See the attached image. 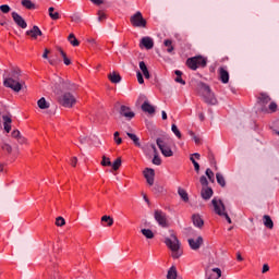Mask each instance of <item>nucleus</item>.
I'll use <instances>...</instances> for the list:
<instances>
[{
	"label": "nucleus",
	"mask_w": 279,
	"mask_h": 279,
	"mask_svg": "<svg viewBox=\"0 0 279 279\" xmlns=\"http://www.w3.org/2000/svg\"><path fill=\"white\" fill-rule=\"evenodd\" d=\"M178 194L180 195L181 199L189 202V193H186L184 189L179 187Z\"/></svg>",
	"instance_id": "35"
},
{
	"label": "nucleus",
	"mask_w": 279,
	"mask_h": 279,
	"mask_svg": "<svg viewBox=\"0 0 279 279\" xmlns=\"http://www.w3.org/2000/svg\"><path fill=\"white\" fill-rule=\"evenodd\" d=\"M17 143H20L21 145H23V143H25V137H23V136H19V138H17Z\"/></svg>",
	"instance_id": "62"
},
{
	"label": "nucleus",
	"mask_w": 279,
	"mask_h": 279,
	"mask_svg": "<svg viewBox=\"0 0 279 279\" xmlns=\"http://www.w3.org/2000/svg\"><path fill=\"white\" fill-rule=\"evenodd\" d=\"M142 45H144L146 49H154V39H151V37H144L142 38Z\"/></svg>",
	"instance_id": "21"
},
{
	"label": "nucleus",
	"mask_w": 279,
	"mask_h": 279,
	"mask_svg": "<svg viewBox=\"0 0 279 279\" xmlns=\"http://www.w3.org/2000/svg\"><path fill=\"white\" fill-rule=\"evenodd\" d=\"M156 143H157V146L160 149L162 156H165L166 158H171V156H173V150H171V147H169V145H167V142H165V140L157 138Z\"/></svg>",
	"instance_id": "8"
},
{
	"label": "nucleus",
	"mask_w": 279,
	"mask_h": 279,
	"mask_svg": "<svg viewBox=\"0 0 279 279\" xmlns=\"http://www.w3.org/2000/svg\"><path fill=\"white\" fill-rule=\"evenodd\" d=\"M5 88H11L14 93H21L25 86V82L21 80V70L14 69L11 75L3 81Z\"/></svg>",
	"instance_id": "1"
},
{
	"label": "nucleus",
	"mask_w": 279,
	"mask_h": 279,
	"mask_svg": "<svg viewBox=\"0 0 279 279\" xmlns=\"http://www.w3.org/2000/svg\"><path fill=\"white\" fill-rule=\"evenodd\" d=\"M92 3H95V5H101V3H104V1L101 0H90Z\"/></svg>",
	"instance_id": "63"
},
{
	"label": "nucleus",
	"mask_w": 279,
	"mask_h": 279,
	"mask_svg": "<svg viewBox=\"0 0 279 279\" xmlns=\"http://www.w3.org/2000/svg\"><path fill=\"white\" fill-rule=\"evenodd\" d=\"M207 279H218L221 277L220 268H213L206 271Z\"/></svg>",
	"instance_id": "15"
},
{
	"label": "nucleus",
	"mask_w": 279,
	"mask_h": 279,
	"mask_svg": "<svg viewBox=\"0 0 279 279\" xmlns=\"http://www.w3.org/2000/svg\"><path fill=\"white\" fill-rule=\"evenodd\" d=\"M101 223H107V227L110 228L114 225V219L110 216H102L101 217ZM106 226V225H102Z\"/></svg>",
	"instance_id": "26"
},
{
	"label": "nucleus",
	"mask_w": 279,
	"mask_h": 279,
	"mask_svg": "<svg viewBox=\"0 0 279 279\" xmlns=\"http://www.w3.org/2000/svg\"><path fill=\"white\" fill-rule=\"evenodd\" d=\"M0 147H1V149L3 150V151H7L8 154H12V146L10 145V144H8V143H2L1 145H0Z\"/></svg>",
	"instance_id": "39"
},
{
	"label": "nucleus",
	"mask_w": 279,
	"mask_h": 279,
	"mask_svg": "<svg viewBox=\"0 0 279 279\" xmlns=\"http://www.w3.org/2000/svg\"><path fill=\"white\" fill-rule=\"evenodd\" d=\"M140 69L146 80H149V70L147 69V64H145V61L140 62Z\"/></svg>",
	"instance_id": "23"
},
{
	"label": "nucleus",
	"mask_w": 279,
	"mask_h": 279,
	"mask_svg": "<svg viewBox=\"0 0 279 279\" xmlns=\"http://www.w3.org/2000/svg\"><path fill=\"white\" fill-rule=\"evenodd\" d=\"M71 165H72V167H76L77 166V157H73L72 158Z\"/></svg>",
	"instance_id": "59"
},
{
	"label": "nucleus",
	"mask_w": 279,
	"mask_h": 279,
	"mask_svg": "<svg viewBox=\"0 0 279 279\" xmlns=\"http://www.w3.org/2000/svg\"><path fill=\"white\" fill-rule=\"evenodd\" d=\"M120 114L121 117H125V119H128L129 121L134 119V117L136 116L134 111H132V109H130V107L125 105H122L120 107Z\"/></svg>",
	"instance_id": "12"
},
{
	"label": "nucleus",
	"mask_w": 279,
	"mask_h": 279,
	"mask_svg": "<svg viewBox=\"0 0 279 279\" xmlns=\"http://www.w3.org/2000/svg\"><path fill=\"white\" fill-rule=\"evenodd\" d=\"M267 271H269V265L264 264V265H263L262 274H267Z\"/></svg>",
	"instance_id": "58"
},
{
	"label": "nucleus",
	"mask_w": 279,
	"mask_h": 279,
	"mask_svg": "<svg viewBox=\"0 0 279 279\" xmlns=\"http://www.w3.org/2000/svg\"><path fill=\"white\" fill-rule=\"evenodd\" d=\"M75 96L73 94L66 92L59 98V104L63 106V108H73L76 104Z\"/></svg>",
	"instance_id": "6"
},
{
	"label": "nucleus",
	"mask_w": 279,
	"mask_h": 279,
	"mask_svg": "<svg viewBox=\"0 0 279 279\" xmlns=\"http://www.w3.org/2000/svg\"><path fill=\"white\" fill-rule=\"evenodd\" d=\"M142 234L147 239H154V231L150 229H142Z\"/></svg>",
	"instance_id": "38"
},
{
	"label": "nucleus",
	"mask_w": 279,
	"mask_h": 279,
	"mask_svg": "<svg viewBox=\"0 0 279 279\" xmlns=\"http://www.w3.org/2000/svg\"><path fill=\"white\" fill-rule=\"evenodd\" d=\"M26 36H31L33 40H36L38 36H43V31L38 26H33L32 29L26 31Z\"/></svg>",
	"instance_id": "14"
},
{
	"label": "nucleus",
	"mask_w": 279,
	"mask_h": 279,
	"mask_svg": "<svg viewBox=\"0 0 279 279\" xmlns=\"http://www.w3.org/2000/svg\"><path fill=\"white\" fill-rule=\"evenodd\" d=\"M163 45H165V47H168L167 48V52L168 53H173V41L171 40V39H166L165 41H163Z\"/></svg>",
	"instance_id": "33"
},
{
	"label": "nucleus",
	"mask_w": 279,
	"mask_h": 279,
	"mask_svg": "<svg viewBox=\"0 0 279 279\" xmlns=\"http://www.w3.org/2000/svg\"><path fill=\"white\" fill-rule=\"evenodd\" d=\"M137 82L138 84H145V80L143 78V74L137 72Z\"/></svg>",
	"instance_id": "53"
},
{
	"label": "nucleus",
	"mask_w": 279,
	"mask_h": 279,
	"mask_svg": "<svg viewBox=\"0 0 279 279\" xmlns=\"http://www.w3.org/2000/svg\"><path fill=\"white\" fill-rule=\"evenodd\" d=\"M219 76H220V82H222V84H228V82H230V73H228L226 69L223 68L219 69Z\"/></svg>",
	"instance_id": "17"
},
{
	"label": "nucleus",
	"mask_w": 279,
	"mask_h": 279,
	"mask_svg": "<svg viewBox=\"0 0 279 279\" xmlns=\"http://www.w3.org/2000/svg\"><path fill=\"white\" fill-rule=\"evenodd\" d=\"M165 243L172 252V258H180L182 256V248L180 247V240L175 234L171 233L170 238H166Z\"/></svg>",
	"instance_id": "3"
},
{
	"label": "nucleus",
	"mask_w": 279,
	"mask_h": 279,
	"mask_svg": "<svg viewBox=\"0 0 279 279\" xmlns=\"http://www.w3.org/2000/svg\"><path fill=\"white\" fill-rule=\"evenodd\" d=\"M187 243H189L191 250H193L194 252H197V250H199V247H202V245H204V238H202V235H198L196 240L193 238H190L187 240Z\"/></svg>",
	"instance_id": "10"
},
{
	"label": "nucleus",
	"mask_w": 279,
	"mask_h": 279,
	"mask_svg": "<svg viewBox=\"0 0 279 279\" xmlns=\"http://www.w3.org/2000/svg\"><path fill=\"white\" fill-rule=\"evenodd\" d=\"M192 221L196 228H203L204 227V219H202V216L194 214L192 216Z\"/></svg>",
	"instance_id": "18"
},
{
	"label": "nucleus",
	"mask_w": 279,
	"mask_h": 279,
	"mask_svg": "<svg viewBox=\"0 0 279 279\" xmlns=\"http://www.w3.org/2000/svg\"><path fill=\"white\" fill-rule=\"evenodd\" d=\"M66 220H64V218H62V216L57 217L56 219V226H58L59 228H62V226H65Z\"/></svg>",
	"instance_id": "43"
},
{
	"label": "nucleus",
	"mask_w": 279,
	"mask_h": 279,
	"mask_svg": "<svg viewBox=\"0 0 279 279\" xmlns=\"http://www.w3.org/2000/svg\"><path fill=\"white\" fill-rule=\"evenodd\" d=\"M111 166L113 171H119V168L121 167V157H118Z\"/></svg>",
	"instance_id": "41"
},
{
	"label": "nucleus",
	"mask_w": 279,
	"mask_h": 279,
	"mask_svg": "<svg viewBox=\"0 0 279 279\" xmlns=\"http://www.w3.org/2000/svg\"><path fill=\"white\" fill-rule=\"evenodd\" d=\"M59 52L63 58V62L66 66H69V64H71V60L66 57V52H64V50H62V48H59Z\"/></svg>",
	"instance_id": "37"
},
{
	"label": "nucleus",
	"mask_w": 279,
	"mask_h": 279,
	"mask_svg": "<svg viewBox=\"0 0 279 279\" xmlns=\"http://www.w3.org/2000/svg\"><path fill=\"white\" fill-rule=\"evenodd\" d=\"M211 204L216 215H219V217H225L228 223H232V219L230 216H228V213H226V205H223L221 199L213 198Z\"/></svg>",
	"instance_id": "4"
},
{
	"label": "nucleus",
	"mask_w": 279,
	"mask_h": 279,
	"mask_svg": "<svg viewBox=\"0 0 279 279\" xmlns=\"http://www.w3.org/2000/svg\"><path fill=\"white\" fill-rule=\"evenodd\" d=\"M106 19H108L106 13H104L102 11H99L98 12V21H99V23H102V21H106Z\"/></svg>",
	"instance_id": "50"
},
{
	"label": "nucleus",
	"mask_w": 279,
	"mask_h": 279,
	"mask_svg": "<svg viewBox=\"0 0 279 279\" xmlns=\"http://www.w3.org/2000/svg\"><path fill=\"white\" fill-rule=\"evenodd\" d=\"M213 190L210 187H203L201 191V196L205 199L208 201L210 197H213Z\"/></svg>",
	"instance_id": "19"
},
{
	"label": "nucleus",
	"mask_w": 279,
	"mask_h": 279,
	"mask_svg": "<svg viewBox=\"0 0 279 279\" xmlns=\"http://www.w3.org/2000/svg\"><path fill=\"white\" fill-rule=\"evenodd\" d=\"M199 182H201L203 189L208 186V179L205 175L201 177Z\"/></svg>",
	"instance_id": "49"
},
{
	"label": "nucleus",
	"mask_w": 279,
	"mask_h": 279,
	"mask_svg": "<svg viewBox=\"0 0 279 279\" xmlns=\"http://www.w3.org/2000/svg\"><path fill=\"white\" fill-rule=\"evenodd\" d=\"M71 20L74 22V23H80V21H82V15L80 13H74L72 16H71Z\"/></svg>",
	"instance_id": "46"
},
{
	"label": "nucleus",
	"mask_w": 279,
	"mask_h": 279,
	"mask_svg": "<svg viewBox=\"0 0 279 279\" xmlns=\"http://www.w3.org/2000/svg\"><path fill=\"white\" fill-rule=\"evenodd\" d=\"M130 21L133 27H147V20L143 17V13H141V11H137L135 14H133Z\"/></svg>",
	"instance_id": "7"
},
{
	"label": "nucleus",
	"mask_w": 279,
	"mask_h": 279,
	"mask_svg": "<svg viewBox=\"0 0 279 279\" xmlns=\"http://www.w3.org/2000/svg\"><path fill=\"white\" fill-rule=\"evenodd\" d=\"M101 166L102 167H112V161H110V158L102 156Z\"/></svg>",
	"instance_id": "42"
},
{
	"label": "nucleus",
	"mask_w": 279,
	"mask_h": 279,
	"mask_svg": "<svg viewBox=\"0 0 279 279\" xmlns=\"http://www.w3.org/2000/svg\"><path fill=\"white\" fill-rule=\"evenodd\" d=\"M154 191L155 193H162L165 191V187H162L161 185H155Z\"/></svg>",
	"instance_id": "52"
},
{
	"label": "nucleus",
	"mask_w": 279,
	"mask_h": 279,
	"mask_svg": "<svg viewBox=\"0 0 279 279\" xmlns=\"http://www.w3.org/2000/svg\"><path fill=\"white\" fill-rule=\"evenodd\" d=\"M69 43L73 46V47H80V40H77V38H75L74 34H70L68 37Z\"/></svg>",
	"instance_id": "32"
},
{
	"label": "nucleus",
	"mask_w": 279,
	"mask_h": 279,
	"mask_svg": "<svg viewBox=\"0 0 279 279\" xmlns=\"http://www.w3.org/2000/svg\"><path fill=\"white\" fill-rule=\"evenodd\" d=\"M48 14H49L50 19H52V21H58L60 19V13L58 11H56V9L53 7H50L48 9Z\"/></svg>",
	"instance_id": "25"
},
{
	"label": "nucleus",
	"mask_w": 279,
	"mask_h": 279,
	"mask_svg": "<svg viewBox=\"0 0 279 279\" xmlns=\"http://www.w3.org/2000/svg\"><path fill=\"white\" fill-rule=\"evenodd\" d=\"M63 88H65V90H75V88H77V86L75 85V83L65 81V82H63Z\"/></svg>",
	"instance_id": "34"
},
{
	"label": "nucleus",
	"mask_w": 279,
	"mask_h": 279,
	"mask_svg": "<svg viewBox=\"0 0 279 279\" xmlns=\"http://www.w3.org/2000/svg\"><path fill=\"white\" fill-rule=\"evenodd\" d=\"M155 175H156V172L154 171V169L146 168L144 170V177L146 178V182H147V184H149V186H154V177Z\"/></svg>",
	"instance_id": "13"
},
{
	"label": "nucleus",
	"mask_w": 279,
	"mask_h": 279,
	"mask_svg": "<svg viewBox=\"0 0 279 279\" xmlns=\"http://www.w3.org/2000/svg\"><path fill=\"white\" fill-rule=\"evenodd\" d=\"M12 9L10 8V5L8 4H2L0 5V11L2 12V14H9V12L11 11Z\"/></svg>",
	"instance_id": "45"
},
{
	"label": "nucleus",
	"mask_w": 279,
	"mask_h": 279,
	"mask_svg": "<svg viewBox=\"0 0 279 279\" xmlns=\"http://www.w3.org/2000/svg\"><path fill=\"white\" fill-rule=\"evenodd\" d=\"M205 174L207 175L209 182H211L214 184L215 182V172H213V170H210V168H207L205 171Z\"/></svg>",
	"instance_id": "36"
},
{
	"label": "nucleus",
	"mask_w": 279,
	"mask_h": 279,
	"mask_svg": "<svg viewBox=\"0 0 279 279\" xmlns=\"http://www.w3.org/2000/svg\"><path fill=\"white\" fill-rule=\"evenodd\" d=\"M4 126V131L10 134L11 130H12V124H3Z\"/></svg>",
	"instance_id": "57"
},
{
	"label": "nucleus",
	"mask_w": 279,
	"mask_h": 279,
	"mask_svg": "<svg viewBox=\"0 0 279 279\" xmlns=\"http://www.w3.org/2000/svg\"><path fill=\"white\" fill-rule=\"evenodd\" d=\"M207 62L208 61L206 60V58H204L202 56H196V57L189 58L186 60V65L192 71H197V69H199V66H202V69H204L206 66Z\"/></svg>",
	"instance_id": "5"
},
{
	"label": "nucleus",
	"mask_w": 279,
	"mask_h": 279,
	"mask_svg": "<svg viewBox=\"0 0 279 279\" xmlns=\"http://www.w3.org/2000/svg\"><path fill=\"white\" fill-rule=\"evenodd\" d=\"M108 77L112 84H119V82H121V74L116 71L109 73Z\"/></svg>",
	"instance_id": "20"
},
{
	"label": "nucleus",
	"mask_w": 279,
	"mask_h": 279,
	"mask_svg": "<svg viewBox=\"0 0 279 279\" xmlns=\"http://www.w3.org/2000/svg\"><path fill=\"white\" fill-rule=\"evenodd\" d=\"M258 99H259V104H262L263 106L271 101V98L269 97V95L265 93L259 94Z\"/></svg>",
	"instance_id": "28"
},
{
	"label": "nucleus",
	"mask_w": 279,
	"mask_h": 279,
	"mask_svg": "<svg viewBox=\"0 0 279 279\" xmlns=\"http://www.w3.org/2000/svg\"><path fill=\"white\" fill-rule=\"evenodd\" d=\"M126 136H129L131 141H133L135 147H141V140L138 138V136H136V134L126 132Z\"/></svg>",
	"instance_id": "24"
},
{
	"label": "nucleus",
	"mask_w": 279,
	"mask_h": 279,
	"mask_svg": "<svg viewBox=\"0 0 279 279\" xmlns=\"http://www.w3.org/2000/svg\"><path fill=\"white\" fill-rule=\"evenodd\" d=\"M264 226L265 228H268V230H274V220H271V217L268 215H265L263 217Z\"/></svg>",
	"instance_id": "22"
},
{
	"label": "nucleus",
	"mask_w": 279,
	"mask_h": 279,
	"mask_svg": "<svg viewBox=\"0 0 279 279\" xmlns=\"http://www.w3.org/2000/svg\"><path fill=\"white\" fill-rule=\"evenodd\" d=\"M161 119L167 121V111H161Z\"/></svg>",
	"instance_id": "64"
},
{
	"label": "nucleus",
	"mask_w": 279,
	"mask_h": 279,
	"mask_svg": "<svg viewBox=\"0 0 279 279\" xmlns=\"http://www.w3.org/2000/svg\"><path fill=\"white\" fill-rule=\"evenodd\" d=\"M11 136L13 137V138H19L20 136H21V131H19V130H14L12 133H11Z\"/></svg>",
	"instance_id": "54"
},
{
	"label": "nucleus",
	"mask_w": 279,
	"mask_h": 279,
	"mask_svg": "<svg viewBox=\"0 0 279 279\" xmlns=\"http://www.w3.org/2000/svg\"><path fill=\"white\" fill-rule=\"evenodd\" d=\"M142 110L148 114H154L156 112V108L149 104V100H146L142 104Z\"/></svg>",
	"instance_id": "16"
},
{
	"label": "nucleus",
	"mask_w": 279,
	"mask_h": 279,
	"mask_svg": "<svg viewBox=\"0 0 279 279\" xmlns=\"http://www.w3.org/2000/svg\"><path fill=\"white\" fill-rule=\"evenodd\" d=\"M142 101H148V100H147V96L141 94V95L138 96V99H137V104H141Z\"/></svg>",
	"instance_id": "55"
},
{
	"label": "nucleus",
	"mask_w": 279,
	"mask_h": 279,
	"mask_svg": "<svg viewBox=\"0 0 279 279\" xmlns=\"http://www.w3.org/2000/svg\"><path fill=\"white\" fill-rule=\"evenodd\" d=\"M269 111L270 112H277L278 111V105L276 102H270Z\"/></svg>",
	"instance_id": "51"
},
{
	"label": "nucleus",
	"mask_w": 279,
	"mask_h": 279,
	"mask_svg": "<svg viewBox=\"0 0 279 279\" xmlns=\"http://www.w3.org/2000/svg\"><path fill=\"white\" fill-rule=\"evenodd\" d=\"M198 95L203 97L205 104L209 106H217V97H215V93L210 89L206 83H198Z\"/></svg>",
	"instance_id": "2"
},
{
	"label": "nucleus",
	"mask_w": 279,
	"mask_h": 279,
	"mask_svg": "<svg viewBox=\"0 0 279 279\" xmlns=\"http://www.w3.org/2000/svg\"><path fill=\"white\" fill-rule=\"evenodd\" d=\"M3 125L12 124V117L10 116H2Z\"/></svg>",
	"instance_id": "47"
},
{
	"label": "nucleus",
	"mask_w": 279,
	"mask_h": 279,
	"mask_svg": "<svg viewBox=\"0 0 279 279\" xmlns=\"http://www.w3.org/2000/svg\"><path fill=\"white\" fill-rule=\"evenodd\" d=\"M49 53H50L49 49H45L43 58H45V60H47V58H49Z\"/></svg>",
	"instance_id": "60"
},
{
	"label": "nucleus",
	"mask_w": 279,
	"mask_h": 279,
	"mask_svg": "<svg viewBox=\"0 0 279 279\" xmlns=\"http://www.w3.org/2000/svg\"><path fill=\"white\" fill-rule=\"evenodd\" d=\"M174 82H177L178 84H182L183 86L186 84V82H184V80H182V76H177L174 78Z\"/></svg>",
	"instance_id": "56"
},
{
	"label": "nucleus",
	"mask_w": 279,
	"mask_h": 279,
	"mask_svg": "<svg viewBox=\"0 0 279 279\" xmlns=\"http://www.w3.org/2000/svg\"><path fill=\"white\" fill-rule=\"evenodd\" d=\"M171 131L173 132V134L175 135L177 138H182V133L178 129V125L172 124Z\"/></svg>",
	"instance_id": "40"
},
{
	"label": "nucleus",
	"mask_w": 279,
	"mask_h": 279,
	"mask_svg": "<svg viewBox=\"0 0 279 279\" xmlns=\"http://www.w3.org/2000/svg\"><path fill=\"white\" fill-rule=\"evenodd\" d=\"M11 16L17 27H21V29H27V22H25V19H23L21 14H19L17 12H12Z\"/></svg>",
	"instance_id": "11"
},
{
	"label": "nucleus",
	"mask_w": 279,
	"mask_h": 279,
	"mask_svg": "<svg viewBox=\"0 0 279 279\" xmlns=\"http://www.w3.org/2000/svg\"><path fill=\"white\" fill-rule=\"evenodd\" d=\"M193 166H194L195 172L199 173V163L198 162H194Z\"/></svg>",
	"instance_id": "61"
},
{
	"label": "nucleus",
	"mask_w": 279,
	"mask_h": 279,
	"mask_svg": "<svg viewBox=\"0 0 279 279\" xmlns=\"http://www.w3.org/2000/svg\"><path fill=\"white\" fill-rule=\"evenodd\" d=\"M167 279H178V269L175 266L170 267L167 274Z\"/></svg>",
	"instance_id": "27"
},
{
	"label": "nucleus",
	"mask_w": 279,
	"mask_h": 279,
	"mask_svg": "<svg viewBox=\"0 0 279 279\" xmlns=\"http://www.w3.org/2000/svg\"><path fill=\"white\" fill-rule=\"evenodd\" d=\"M120 136V133L119 131L114 132L113 134V141L114 143H117V145H121V143H123V140Z\"/></svg>",
	"instance_id": "44"
},
{
	"label": "nucleus",
	"mask_w": 279,
	"mask_h": 279,
	"mask_svg": "<svg viewBox=\"0 0 279 279\" xmlns=\"http://www.w3.org/2000/svg\"><path fill=\"white\" fill-rule=\"evenodd\" d=\"M153 165H156L157 167H159V165H162V160L158 157V154L154 155Z\"/></svg>",
	"instance_id": "48"
},
{
	"label": "nucleus",
	"mask_w": 279,
	"mask_h": 279,
	"mask_svg": "<svg viewBox=\"0 0 279 279\" xmlns=\"http://www.w3.org/2000/svg\"><path fill=\"white\" fill-rule=\"evenodd\" d=\"M38 108H40V110H47V108H49V102H47V99H45V97L40 98L37 101Z\"/></svg>",
	"instance_id": "31"
},
{
	"label": "nucleus",
	"mask_w": 279,
	"mask_h": 279,
	"mask_svg": "<svg viewBox=\"0 0 279 279\" xmlns=\"http://www.w3.org/2000/svg\"><path fill=\"white\" fill-rule=\"evenodd\" d=\"M155 221L161 226V228H167V214H165L162 210H155L154 214Z\"/></svg>",
	"instance_id": "9"
},
{
	"label": "nucleus",
	"mask_w": 279,
	"mask_h": 279,
	"mask_svg": "<svg viewBox=\"0 0 279 279\" xmlns=\"http://www.w3.org/2000/svg\"><path fill=\"white\" fill-rule=\"evenodd\" d=\"M217 183L223 189L226 187V178L220 172L216 173Z\"/></svg>",
	"instance_id": "30"
},
{
	"label": "nucleus",
	"mask_w": 279,
	"mask_h": 279,
	"mask_svg": "<svg viewBox=\"0 0 279 279\" xmlns=\"http://www.w3.org/2000/svg\"><path fill=\"white\" fill-rule=\"evenodd\" d=\"M22 5L26 10H36V4L32 0H22Z\"/></svg>",
	"instance_id": "29"
}]
</instances>
